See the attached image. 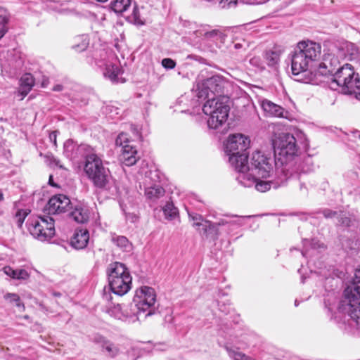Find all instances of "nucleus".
<instances>
[{
    "label": "nucleus",
    "mask_w": 360,
    "mask_h": 360,
    "mask_svg": "<svg viewBox=\"0 0 360 360\" xmlns=\"http://www.w3.org/2000/svg\"><path fill=\"white\" fill-rule=\"evenodd\" d=\"M321 56V46L313 41H302L297 43L291 55V70L295 76L304 83L312 81L309 76L315 75L333 77L340 68L337 57L333 55L325 56L321 63H318Z\"/></svg>",
    "instance_id": "nucleus-1"
},
{
    "label": "nucleus",
    "mask_w": 360,
    "mask_h": 360,
    "mask_svg": "<svg viewBox=\"0 0 360 360\" xmlns=\"http://www.w3.org/2000/svg\"><path fill=\"white\" fill-rule=\"evenodd\" d=\"M207 101L203 105V112L209 115L207 120L208 127L217 129L227 120L229 112V97L217 96L206 98Z\"/></svg>",
    "instance_id": "nucleus-2"
},
{
    "label": "nucleus",
    "mask_w": 360,
    "mask_h": 360,
    "mask_svg": "<svg viewBox=\"0 0 360 360\" xmlns=\"http://www.w3.org/2000/svg\"><path fill=\"white\" fill-rule=\"evenodd\" d=\"M250 140L241 134H232L229 136L226 144V152L229 155V162L238 171H243L245 168Z\"/></svg>",
    "instance_id": "nucleus-3"
},
{
    "label": "nucleus",
    "mask_w": 360,
    "mask_h": 360,
    "mask_svg": "<svg viewBox=\"0 0 360 360\" xmlns=\"http://www.w3.org/2000/svg\"><path fill=\"white\" fill-rule=\"evenodd\" d=\"M84 170L95 187L107 188L112 178L110 171L104 167L103 160L94 152L87 155Z\"/></svg>",
    "instance_id": "nucleus-4"
},
{
    "label": "nucleus",
    "mask_w": 360,
    "mask_h": 360,
    "mask_svg": "<svg viewBox=\"0 0 360 360\" xmlns=\"http://www.w3.org/2000/svg\"><path fill=\"white\" fill-rule=\"evenodd\" d=\"M155 301L156 295L153 288L143 286L137 290L130 304V310L136 316V320H144L153 315L155 313Z\"/></svg>",
    "instance_id": "nucleus-5"
},
{
    "label": "nucleus",
    "mask_w": 360,
    "mask_h": 360,
    "mask_svg": "<svg viewBox=\"0 0 360 360\" xmlns=\"http://www.w3.org/2000/svg\"><path fill=\"white\" fill-rule=\"evenodd\" d=\"M286 169L285 167L282 169L281 174H278L276 179L273 181L259 180L252 174L245 173L244 170L238 171V174L236 176V180L244 187H252L254 186L257 191L266 192L271 187L276 189L281 186H284L288 181L294 179L292 175L288 176V174L285 173Z\"/></svg>",
    "instance_id": "nucleus-6"
},
{
    "label": "nucleus",
    "mask_w": 360,
    "mask_h": 360,
    "mask_svg": "<svg viewBox=\"0 0 360 360\" xmlns=\"http://www.w3.org/2000/svg\"><path fill=\"white\" fill-rule=\"evenodd\" d=\"M108 281L112 292L117 295H125L131 287V276L125 265L115 262L108 269Z\"/></svg>",
    "instance_id": "nucleus-7"
},
{
    "label": "nucleus",
    "mask_w": 360,
    "mask_h": 360,
    "mask_svg": "<svg viewBox=\"0 0 360 360\" xmlns=\"http://www.w3.org/2000/svg\"><path fill=\"white\" fill-rule=\"evenodd\" d=\"M273 147L275 159L285 166L298 151L296 139L289 133L279 134L273 141Z\"/></svg>",
    "instance_id": "nucleus-8"
},
{
    "label": "nucleus",
    "mask_w": 360,
    "mask_h": 360,
    "mask_svg": "<svg viewBox=\"0 0 360 360\" xmlns=\"http://www.w3.org/2000/svg\"><path fill=\"white\" fill-rule=\"evenodd\" d=\"M274 162L275 160L270 155H266L261 151H256L252 155L250 164L248 161L245 162L244 172L266 178L273 171Z\"/></svg>",
    "instance_id": "nucleus-9"
},
{
    "label": "nucleus",
    "mask_w": 360,
    "mask_h": 360,
    "mask_svg": "<svg viewBox=\"0 0 360 360\" xmlns=\"http://www.w3.org/2000/svg\"><path fill=\"white\" fill-rule=\"evenodd\" d=\"M27 224L30 233L40 241L49 240L55 235L54 219L51 217L30 218Z\"/></svg>",
    "instance_id": "nucleus-10"
},
{
    "label": "nucleus",
    "mask_w": 360,
    "mask_h": 360,
    "mask_svg": "<svg viewBox=\"0 0 360 360\" xmlns=\"http://www.w3.org/2000/svg\"><path fill=\"white\" fill-rule=\"evenodd\" d=\"M332 83L342 87L345 94H352L356 88H359L360 78L349 64H345L339 68L332 78Z\"/></svg>",
    "instance_id": "nucleus-11"
},
{
    "label": "nucleus",
    "mask_w": 360,
    "mask_h": 360,
    "mask_svg": "<svg viewBox=\"0 0 360 360\" xmlns=\"http://www.w3.org/2000/svg\"><path fill=\"white\" fill-rule=\"evenodd\" d=\"M227 84L223 77L214 75L197 84V96L205 100L210 97L224 96V91Z\"/></svg>",
    "instance_id": "nucleus-12"
},
{
    "label": "nucleus",
    "mask_w": 360,
    "mask_h": 360,
    "mask_svg": "<svg viewBox=\"0 0 360 360\" xmlns=\"http://www.w3.org/2000/svg\"><path fill=\"white\" fill-rule=\"evenodd\" d=\"M351 303L354 306L360 304V268L356 270L354 282L345 290L343 298L340 302V304L347 306Z\"/></svg>",
    "instance_id": "nucleus-13"
},
{
    "label": "nucleus",
    "mask_w": 360,
    "mask_h": 360,
    "mask_svg": "<svg viewBox=\"0 0 360 360\" xmlns=\"http://www.w3.org/2000/svg\"><path fill=\"white\" fill-rule=\"evenodd\" d=\"M63 148L65 156L70 160H76L79 157H84L86 160L87 155L94 152L91 146L86 144L78 146L72 140L66 141Z\"/></svg>",
    "instance_id": "nucleus-14"
},
{
    "label": "nucleus",
    "mask_w": 360,
    "mask_h": 360,
    "mask_svg": "<svg viewBox=\"0 0 360 360\" xmlns=\"http://www.w3.org/2000/svg\"><path fill=\"white\" fill-rule=\"evenodd\" d=\"M70 204V200L66 195L58 194L49 199L45 210L49 214H58L68 211Z\"/></svg>",
    "instance_id": "nucleus-15"
},
{
    "label": "nucleus",
    "mask_w": 360,
    "mask_h": 360,
    "mask_svg": "<svg viewBox=\"0 0 360 360\" xmlns=\"http://www.w3.org/2000/svg\"><path fill=\"white\" fill-rule=\"evenodd\" d=\"M197 37H200L205 42L211 41L215 44L216 46H219V43H222L224 35L218 30H209L205 27L199 29L194 32Z\"/></svg>",
    "instance_id": "nucleus-16"
},
{
    "label": "nucleus",
    "mask_w": 360,
    "mask_h": 360,
    "mask_svg": "<svg viewBox=\"0 0 360 360\" xmlns=\"http://www.w3.org/2000/svg\"><path fill=\"white\" fill-rule=\"evenodd\" d=\"M93 342L99 345L102 349V352L108 357L113 358L119 353L118 347L102 335H94Z\"/></svg>",
    "instance_id": "nucleus-17"
},
{
    "label": "nucleus",
    "mask_w": 360,
    "mask_h": 360,
    "mask_svg": "<svg viewBox=\"0 0 360 360\" xmlns=\"http://www.w3.org/2000/svg\"><path fill=\"white\" fill-rule=\"evenodd\" d=\"M89 233L87 229H77L75 230L70 240L71 245L77 249L81 250L84 248L89 242Z\"/></svg>",
    "instance_id": "nucleus-18"
},
{
    "label": "nucleus",
    "mask_w": 360,
    "mask_h": 360,
    "mask_svg": "<svg viewBox=\"0 0 360 360\" xmlns=\"http://www.w3.org/2000/svg\"><path fill=\"white\" fill-rule=\"evenodd\" d=\"M110 316H114L115 319L127 321H134L136 316L133 315L132 311L130 310L127 306H122V304H117L113 308L108 311Z\"/></svg>",
    "instance_id": "nucleus-19"
},
{
    "label": "nucleus",
    "mask_w": 360,
    "mask_h": 360,
    "mask_svg": "<svg viewBox=\"0 0 360 360\" xmlns=\"http://www.w3.org/2000/svg\"><path fill=\"white\" fill-rule=\"evenodd\" d=\"M360 304L354 306L351 303L350 305L340 304L339 309L342 312L347 314L354 323V326L360 332Z\"/></svg>",
    "instance_id": "nucleus-20"
},
{
    "label": "nucleus",
    "mask_w": 360,
    "mask_h": 360,
    "mask_svg": "<svg viewBox=\"0 0 360 360\" xmlns=\"http://www.w3.org/2000/svg\"><path fill=\"white\" fill-rule=\"evenodd\" d=\"M137 150L131 144H126L123 146L122 153L121 155V160L122 162L127 166H132L138 160Z\"/></svg>",
    "instance_id": "nucleus-21"
},
{
    "label": "nucleus",
    "mask_w": 360,
    "mask_h": 360,
    "mask_svg": "<svg viewBox=\"0 0 360 360\" xmlns=\"http://www.w3.org/2000/svg\"><path fill=\"white\" fill-rule=\"evenodd\" d=\"M262 107L263 110L270 116L283 117L284 113L287 112L281 106L266 99L262 101Z\"/></svg>",
    "instance_id": "nucleus-22"
},
{
    "label": "nucleus",
    "mask_w": 360,
    "mask_h": 360,
    "mask_svg": "<svg viewBox=\"0 0 360 360\" xmlns=\"http://www.w3.org/2000/svg\"><path fill=\"white\" fill-rule=\"evenodd\" d=\"M283 51L284 49L281 46H275L271 50L267 51L265 58L268 65L274 66L277 65Z\"/></svg>",
    "instance_id": "nucleus-23"
},
{
    "label": "nucleus",
    "mask_w": 360,
    "mask_h": 360,
    "mask_svg": "<svg viewBox=\"0 0 360 360\" xmlns=\"http://www.w3.org/2000/svg\"><path fill=\"white\" fill-rule=\"evenodd\" d=\"M121 74V69L116 65H107L103 73L105 77L108 78L113 83L124 82L120 80L119 75Z\"/></svg>",
    "instance_id": "nucleus-24"
},
{
    "label": "nucleus",
    "mask_w": 360,
    "mask_h": 360,
    "mask_svg": "<svg viewBox=\"0 0 360 360\" xmlns=\"http://www.w3.org/2000/svg\"><path fill=\"white\" fill-rule=\"evenodd\" d=\"M20 91L23 96H26L34 84L33 76L30 73L23 75L20 79Z\"/></svg>",
    "instance_id": "nucleus-25"
},
{
    "label": "nucleus",
    "mask_w": 360,
    "mask_h": 360,
    "mask_svg": "<svg viewBox=\"0 0 360 360\" xmlns=\"http://www.w3.org/2000/svg\"><path fill=\"white\" fill-rule=\"evenodd\" d=\"M143 7L140 8L134 4L132 13L129 17L134 25L141 26L146 24L147 19L143 12Z\"/></svg>",
    "instance_id": "nucleus-26"
},
{
    "label": "nucleus",
    "mask_w": 360,
    "mask_h": 360,
    "mask_svg": "<svg viewBox=\"0 0 360 360\" xmlns=\"http://www.w3.org/2000/svg\"><path fill=\"white\" fill-rule=\"evenodd\" d=\"M4 273L13 279L26 280L30 277V274L23 269H14L10 266L4 267Z\"/></svg>",
    "instance_id": "nucleus-27"
},
{
    "label": "nucleus",
    "mask_w": 360,
    "mask_h": 360,
    "mask_svg": "<svg viewBox=\"0 0 360 360\" xmlns=\"http://www.w3.org/2000/svg\"><path fill=\"white\" fill-rule=\"evenodd\" d=\"M165 189L159 186L154 185L146 188L145 195L146 197L152 200H155L165 195Z\"/></svg>",
    "instance_id": "nucleus-28"
},
{
    "label": "nucleus",
    "mask_w": 360,
    "mask_h": 360,
    "mask_svg": "<svg viewBox=\"0 0 360 360\" xmlns=\"http://www.w3.org/2000/svg\"><path fill=\"white\" fill-rule=\"evenodd\" d=\"M111 240L125 252H130L131 250V244L125 236L114 235L112 236Z\"/></svg>",
    "instance_id": "nucleus-29"
},
{
    "label": "nucleus",
    "mask_w": 360,
    "mask_h": 360,
    "mask_svg": "<svg viewBox=\"0 0 360 360\" xmlns=\"http://www.w3.org/2000/svg\"><path fill=\"white\" fill-rule=\"evenodd\" d=\"M70 217L78 223H85L89 219L87 210L82 207H76L70 214Z\"/></svg>",
    "instance_id": "nucleus-30"
},
{
    "label": "nucleus",
    "mask_w": 360,
    "mask_h": 360,
    "mask_svg": "<svg viewBox=\"0 0 360 360\" xmlns=\"http://www.w3.org/2000/svg\"><path fill=\"white\" fill-rule=\"evenodd\" d=\"M211 224H214V222H212L209 220H205L204 224H202V233L207 236L209 235H212V237L214 240L217 239L221 234L219 229L217 226L214 228L211 227Z\"/></svg>",
    "instance_id": "nucleus-31"
},
{
    "label": "nucleus",
    "mask_w": 360,
    "mask_h": 360,
    "mask_svg": "<svg viewBox=\"0 0 360 360\" xmlns=\"http://www.w3.org/2000/svg\"><path fill=\"white\" fill-rule=\"evenodd\" d=\"M226 350L229 357L233 360H255L254 358L240 352L237 348L233 349L229 347H226Z\"/></svg>",
    "instance_id": "nucleus-32"
},
{
    "label": "nucleus",
    "mask_w": 360,
    "mask_h": 360,
    "mask_svg": "<svg viewBox=\"0 0 360 360\" xmlns=\"http://www.w3.org/2000/svg\"><path fill=\"white\" fill-rule=\"evenodd\" d=\"M8 15L7 11L0 7V39L8 31Z\"/></svg>",
    "instance_id": "nucleus-33"
},
{
    "label": "nucleus",
    "mask_w": 360,
    "mask_h": 360,
    "mask_svg": "<svg viewBox=\"0 0 360 360\" xmlns=\"http://www.w3.org/2000/svg\"><path fill=\"white\" fill-rule=\"evenodd\" d=\"M163 212L165 218L169 220L174 219L178 216V209L174 205L173 202H168L163 207Z\"/></svg>",
    "instance_id": "nucleus-34"
},
{
    "label": "nucleus",
    "mask_w": 360,
    "mask_h": 360,
    "mask_svg": "<svg viewBox=\"0 0 360 360\" xmlns=\"http://www.w3.org/2000/svg\"><path fill=\"white\" fill-rule=\"evenodd\" d=\"M30 213V210L29 209H19L17 210L15 214V219L19 228L22 227L25 218Z\"/></svg>",
    "instance_id": "nucleus-35"
},
{
    "label": "nucleus",
    "mask_w": 360,
    "mask_h": 360,
    "mask_svg": "<svg viewBox=\"0 0 360 360\" xmlns=\"http://www.w3.org/2000/svg\"><path fill=\"white\" fill-rule=\"evenodd\" d=\"M4 299L8 300L10 302H13L15 306L21 308L23 311L25 309L24 304L20 302V296L15 293H6L4 296Z\"/></svg>",
    "instance_id": "nucleus-36"
},
{
    "label": "nucleus",
    "mask_w": 360,
    "mask_h": 360,
    "mask_svg": "<svg viewBox=\"0 0 360 360\" xmlns=\"http://www.w3.org/2000/svg\"><path fill=\"white\" fill-rule=\"evenodd\" d=\"M338 225L343 227H349L351 225L350 218L344 212L340 211L337 217Z\"/></svg>",
    "instance_id": "nucleus-37"
},
{
    "label": "nucleus",
    "mask_w": 360,
    "mask_h": 360,
    "mask_svg": "<svg viewBox=\"0 0 360 360\" xmlns=\"http://www.w3.org/2000/svg\"><path fill=\"white\" fill-rule=\"evenodd\" d=\"M243 224L242 222L241 219H238L237 220L229 221V222L226 226L225 231H226V234L230 235L231 233H233L234 231V230L240 227L241 226H243Z\"/></svg>",
    "instance_id": "nucleus-38"
},
{
    "label": "nucleus",
    "mask_w": 360,
    "mask_h": 360,
    "mask_svg": "<svg viewBox=\"0 0 360 360\" xmlns=\"http://www.w3.org/2000/svg\"><path fill=\"white\" fill-rule=\"evenodd\" d=\"M129 142L128 134L124 132L120 133L115 140L116 145L122 146V148L123 146L129 144Z\"/></svg>",
    "instance_id": "nucleus-39"
},
{
    "label": "nucleus",
    "mask_w": 360,
    "mask_h": 360,
    "mask_svg": "<svg viewBox=\"0 0 360 360\" xmlns=\"http://www.w3.org/2000/svg\"><path fill=\"white\" fill-rule=\"evenodd\" d=\"M188 216L193 221V226L202 227L205 220L200 214L188 213Z\"/></svg>",
    "instance_id": "nucleus-40"
},
{
    "label": "nucleus",
    "mask_w": 360,
    "mask_h": 360,
    "mask_svg": "<svg viewBox=\"0 0 360 360\" xmlns=\"http://www.w3.org/2000/svg\"><path fill=\"white\" fill-rule=\"evenodd\" d=\"M238 0H221L219 1V6L221 8L227 9L235 7L237 4Z\"/></svg>",
    "instance_id": "nucleus-41"
},
{
    "label": "nucleus",
    "mask_w": 360,
    "mask_h": 360,
    "mask_svg": "<svg viewBox=\"0 0 360 360\" xmlns=\"http://www.w3.org/2000/svg\"><path fill=\"white\" fill-rule=\"evenodd\" d=\"M162 65L166 69H174L176 66V62L171 58H164L162 60Z\"/></svg>",
    "instance_id": "nucleus-42"
},
{
    "label": "nucleus",
    "mask_w": 360,
    "mask_h": 360,
    "mask_svg": "<svg viewBox=\"0 0 360 360\" xmlns=\"http://www.w3.org/2000/svg\"><path fill=\"white\" fill-rule=\"evenodd\" d=\"M321 213L323 214V217L326 219H333L336 218L338 216L339 212L333 211L330 209H324Z\"/></svg>",
    "instance_id": "nucleus-43"
},
{
    "label": "nucleus",
    "mask_w": 360,
    "mask_h": 360,
    "mask_svg": "<svg viewBox=\"0 0 360 360\" xmlns=\"http://www.w3.org/2000/svg\"><path fill=\"white\" fill-rule=\"evenodd\" d=\"M46 158H50L51 160H53V163L52 165L57 166L61 169H65L64 167L60 164V161L58 159L56 158L53 155H46Z\"/></svg>",
    "instance_id": "nucleus-44"
},
{
    "label": "nucleus",
    "mask_w": 360,
    "mask_h": 360,
    "mask_svg": "<svg viewBox=\"0 0 360 360\" xmlns=\"http://www.w3.org/2000/svg\"><path fill=\"white\" fill-rule=\"evenodd\" d=\"M228 222H229V221H226L224 219H220L217 222H214V224H211L210 226L212 228H214V227L217 226L219 229V226H226Z\"/></svg>",
    "instance_id": "nucleus-45"
},
{
    "label": "nucleus",
    "mask_w": 360,
    "mask_h": 360,
    "mask_svg": "<svg viewBox=\"0 0 360 360\" xmlns=\"http://www.w3.org/2000/svg\"><path fill=\"white\" fill-rule=\"evenodd\" d=\"M49 141L51 142H52L55 146H57V144H56L57 131H51L49 134Z\"/></svg>",
    "instance_id": "nucleus-46"
},
{
    "label": "nucleus",
    "mask_w": 360,
    "mask_h": 360,
    "mask_svg": "<svg viewBox=\"0 0 360 360\" xmlns=\"http://www.w3.org/2000/svg\"><path fill=\"white\" fill-rule=\"evenodd\" d=\"M268 0H245L249 4H261L266 2Z\"/></svg>",
    "instance_id": "nucleus-47"
},
{
    "label": "nucleus",
    "mask_w": 360,
    "mask_h": 360,
    "mask_svg": "<svg viewBox=\"0 0 360 360\" xmlns=\"http://www.w3.org/2000/svg\"><path fill=\"white\" fill-rule=\"evenodd\" d=\"M49 184L53 187H56V188L59 187L58 184L54 183L53 175L49 176Z\"/></svg>",
    "instance_id": "nucleus-48"
},
{
    "label": "nucleus",
    "mask_w": 360,
    "mask_h": 360,
    "mask_svg": "<svg viewBox=\"0 0 360 360\" xmlns=\"http://www.w3.org/2000/svg\"><path fill=\"white\" fill-rule=\"evenodd\" d=\"M300 192H302L304 194L307 193V188L305 186L304 183L300 184Z\"/></svg>",
    "instance_id": "nucleus-49"
},
{
    "label": "nucleus",
    "mask_w": 360,
    "mask_h": 360,
    "mask_svg": "<svg viewBox=\"0 0 360 360\" xmlns=\"http://www.w3.org/2000/svg\"><path fill=\"white\" fill-rule=\"evenodd\" d=\"M352 94H355L357 99L360 100V84L359 88H356Z\"/></svg>",
    "instance_id": "nucleus-50"
},
{
    "label": "nucleus",
    "mask_w": 360,
    "mask_h": 360,
    "mask_svg": "<svg viewBox=\"0 0 360 360\" xmlns=\"http://www.w3.org/2000/svg\"><path fill=\"white\" fill-rule=\"evenodd\" d=\"M63 89V86L60 84H57L53 86V90L55 91H60Z\"/></svg>",
    "instance_id": "nucleus-51"
},
{
    "label": "nucleus",
    "mask_w": 360,
    "mask_h": 360,
    "mask_svg": "<svg viewBox=\"0 0 360 360\" xmlns=\"http://www.w3.org/2000/svg\"><path fill=\"white\" fill-rule=\"evenodd\" d=\"M9 73H10V76L11 77L16 76L17 74H18V69H17V68H15L13 70H11Z\"/></svg>",
    "instance_id": "nucleus-52"
},
{
    "label": "nucleus",
    "mask_w": 360,
    "mask_h": 360,
    "mask_svg": "<svg viewBox=\"0 0 360 360\" xmlns=\"http://www.w3.org/2000/svg\"><path fill=\"white\" fill-rule=\"evenodd\" d=\"M87 45H88V42H86V41H83V44H82V50L85 49H86V47L87 46Z\"/></svg>",
    "instance_id": "nucleus-53"
},
{
    "label": "nucleus",
    "mask_w": 360,
    "mask_h": 360,
    "mask_svg": "<svg viewBox=\"0 0 360 360\" xmlns=\"http://www.w3.org/2000/svg\"><path fill=\"white\" fill-rule=\"evenodd\" d=\"M49 165H52L53 163V160H51L50 158H46Z\"/></svg>",
    "instance_id": "nucleus-54"
},
{
    "label": "nucleus",
    "mask_w": 360,
    "mask_h": 360,
    "mask_svg": "<svg viewBox=\"0 0 360 360\" xmlns=\"http://www.w3.org/2000/svg\"><path fill=\"white\" fill-rule=\"evenodd\" d=\"M4 199L3 193L0 192V201Z\"/></svg>",
    "instance_id": "nucleus-55"
},
{
    "label": "nucleus",
    "mask_w": 360,
    "mask_h": 360,
    "mask_svg": "<svg viewBox=\"0 0 360 360\" xmlns=\"http://www.w3.org/2000/svg\"><path fill=\"white\" fill-rule=\"evenodd\" d=\"M357 135L356 136V138H358L360 140V132H357Z\"/></svg>",
    "instance_id": "nucleus-56"
},
{
    "label": "nucleus",
    "mask_w": 360,
    "mask_h": 360,
    "mask_svg": "<svg viewBox=\"0 0 360 360\" xmlns=\"http://www.w3.org/2000/svg\"><path fill=\"white\" fill-rule=\"evenodd\" d=\"M295 306H297V305H298V302H297V300L295 301Z\"/></svg>",
    "instance_id": "nucleus-57"
}]
</instances>
